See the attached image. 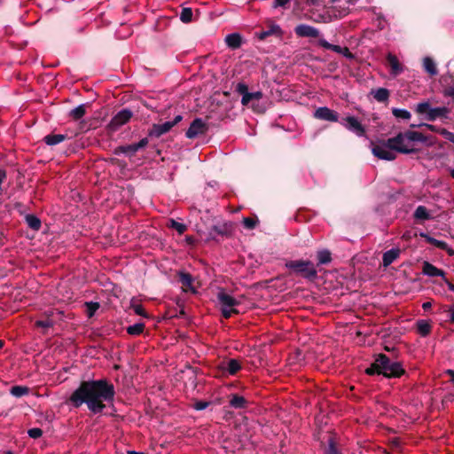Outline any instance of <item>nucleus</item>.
Listing matches in <instances>:
<instances>
[{
    "label": "nucleus",
    "instance_id": "dca6fc26",
    "mask_svg": "<svg viewBox=\"0 0 454 454\" xmlns=\"http://www.w3.org/2000/svg\"><path fill=\"white\" fill-rule=\"evenodd\" d=\"M148 145V139L146 137L142 138L138 143L122 145L118 147L117 152L122 153L127 155H133L139 149L145 147Z\"/></svg>",
    "mask_w": 454,
    "mask_h": 454
},
{
    "label": "nucleus",
    "instance_id": "c03bdc74",
    "mask_svg": "<svg viewBox=\"0 0 454 454\" xmlns=\"http://www.w3.org/2000/svg\"><path fill=\"white\" fill-rule=\"evenodd\" d=\"M27 434L33 439H37L42 436L43 431L38 427H33L27 431Z\"/></svg>",
    "mask_w": 454,
    "mask_h": 454
},
{
    "label": "nucleus",
    "instance_id": "473e14b6",
    "mask_svg": "<svg viewBox=\"0 0 454 454\" xmlns=\"http://www.w3.org/2000/svg\"><path fill=\"white\" fill-rule=\"evenodd\" d=\"M428 243L437 248L447 251L449 254H452V251L449 248L448 244L443 240H438L431 237V239H428Z\"/></svg>",
    "mask_w": 454,
    "mask_h": 454
},
{
    "label": "nucleus",
    "instance_id": "13d9d810",
    "mask_svg": "<svg viewBox=\"0 0 454 454\" xmlns=\"http://www.w3.org/2000/svg\"><path fill=\"white\" fill-rule=\"evenodd\" d=\"M411 236H412L411 231H408L403 234V239L408 240V239H411Z\"/></svg>",
    "mask_w": 454,
    "mask_h": 454
},
{
    "label": "nucleus",
    "instance_id": "338daca9",
    "mask_svg": "<svg viewBox=\"0 0 454 454\" xmlns=\"http://www.w3.org/2000/svg\"><path fill=\"white\" fill-rule=\"evenodd\" d=\"M450 176L454 179V168L450 169Z\"/></svg>",
    "mask_w": 454,
    "mask_h": 454
},
{
    "label": "nucleus",
    "instance_id": "69168bd1",
    "mask_svg": "<svg viewBox=\"0 0 454 454\" xmlns=\"http://www.w3.org/2000/svg\"><path fill=\"white\" fill-rule=\"evenodd\" d=\"M423 126H426L427 128L434 130V126L433 125H430V124H422Z\"/></svg>",
    "mask_w": 454,
    "mask_h": 454
},
{
    "label": "nucleus",
    "instance_id": "a19ab883",
    "mask_svg": "<svg viewBox=\"0 0 454 454\" xmlns=\"http://www.w3.org/2000/svg\"><path fill=\"white\" fill-rule=\"evenodd\" d=\"M85 305H86V309H87V310H86L87 316L89 317H93L94 314L96 313V311L99 308V304L98 302H93V301L86 302Z\"/></svg>",
    "mask_w": 454,
    "mask_h": 454
},
{
    "label": "nucleus",
    "instance_id": "72a5a7b5",
    "mask_svg": "<svg viewBox=\"0 0 454 454\" xmlns=\"http://www.w3.org/2000/svg\"><path fill=\"white\" fill-rule=\"evenodd\" d=\"M318 45L326 50H331L336 53L340 54L342 47L328 43L325 39L321 38L318 40Z\"/></svg>",
    "mask_w": 454,
    "mask_h": 454
},
{
    "label": "nucleus",
    "instance_id": "4c0bfd02",
    "mask_svg": "<svg viewBox=\"0 0 454 454\" xmlns=\"http://www.w3.org/2000/svg\"><path fill=\"white\" fill-rule=\"evenodd\" d=\"M393 115L397 119L409 120L411 119V113L406 109L400 108H393L392 109Z\"/></svg>",
    "mask_w": 454,
    "mask_h": 454
},
{
    "label": "nucleus",
    "instance_id": "c756f323",
    "mask_svg": "<svg viewBox=\"0 0 454 454\" xmlns=\"http://www.w3.org/2000/svg\"><path fill=\"white\" fill-rule=\"evenodd\" d=\"M86 114V107H85V105H79L78 106H76L75 108L72 109L69 113V116L75 120V121H78L80 119H82Z\"/></svg>",
    "mask_w": 454,
    "mask_h": 454
},
{
    "label": "nucleus",
    "instance_id": "0e129e2a",
    "mask_svg": "<svg viewBox=\"0 0 454 454\" xmlns=\"http://www.w3.org/2000/svg\"><path fill=\"white\" fill-rule=\"evenodd\" d=\"M128 454H144V453L143 452H137V451H135V450H129Z\"/></svg>",
    "mask_w": 454,
    "mask_h": 454
},
{
    "label": "nucleus",
    "instance_id": "7c9ffc66",
    "mask_svg": "<svg viewBox=\"0 0 454 454\" xmlns=\"http://www.w3.org/2000/svg\"><path fill=\"white\" fill-rule=\"evenodd\" d=\"M179 281L181 282L183 286L185 287L186 289H191V290L193 289L192 288L193 278L191 274L186 273V272H180L179 273Z\"/></svg>",
    "mask_w": 454,
    "mask_h": 454
},
{
    "label": "nucleus",
    "instance_id": "774afa93",
    "mask_svg": "<svg viewBox=\"0 0 454 454\" xmlns=\"http://www.w3.org/2000/svg\"><path fill=\"white\" fill-rule=\"evenodd\" d=\"M4 346V341L0 340V349L3 348Z\"/></svg>",
    "mask_w": 454,
    "mask_h": 454
},
{
    "label": "nucleus",
    "instance_id": "0eeeda50",
    "mask_svg": "<svg viewBox=\"0 0 454 454\" xmlns=\"http://www.w3.org/2000/svg\"><path fill=\"white\" fill-rule=\"evenodd\" d=\"M340 123L348 131L354 133L359 137L366 136L365 127L361 123L358 118L355 116H346L340 121Z\"/></svg>",
    "mask_w": 454,
    "mask_h": 454
},
{
    "label": "nucleus",
    "instance_id": "b1692460",
    "mask_svg": "<svg viewBox=\"0 0 454 454\" xmlns=\"http://www.w3.org/2000/svg\"><path fill=\"white\" fill-rule=\"evenodd\" d=\"M231 232V225L230 223H224L222 225H215L211 230V235L213 233L221 235V236H228Z\"/></svg>",
    "mask_w": 454,
    "mask_h": 454
},
{
    "label": "nucleus",
    "instance_id": "423d86ee",
    "mask_svg": "<svg viewBox=\"0 0 454 454\" xmlns=\"http://www.w3.org/2000/svg\"><path fill=\"white\" fill-rule=\"evenodd\" d=\"M372 153L374 156L380 160H393L396 158V153L388 144V139L386 141H380L377 144L371 143Z\"/></svg>",
    "mask_w": 454,
    "mask_h": 454
},
{
    "label": "nucleus",
    "instance_id": "49530a36",
    "mask_svg": "<svg viewBox=\"0 0 454 454\" xmlns=\"http://www.w3.org/2000/svg\"><path fill=\"white\" fill-rule=\"evenodd\" d=\"M35 325L41 328H50L53 325V322L51 319L37 320Z\"/></svg>",
    "mask_w": 454,
    "mask_h": 454
},
{
    "label": "nucleus",
    "instance_id": "f03ea898",
    "mask_svg": "<svg viewBox=\"0 0 454 454\" xmlns=\"http://www.w3.org/2000/svg\"><path fill=\"white\" fill-rule=\"evenodd\" d=\"M365 372L368 375H383L390 379L400 378L405 373V370L400 362L392 361L387 356L379 354Z\"/></svg>",
    "mask_w": 454,
    "mask_h": 454
},
{
    "label": "nucleus",
    "instance_id": "6e6552de",
    "mask_svg": "<svg viewBox=\"0 0 454 454\" xmlns=\"http://www.w3.org/2000/svg\"><path fill=\"white\" fill-rule=\"evenodd\" d=\"M235 91L239 95H242L241 104L243 106H248L252 101H260L263 94L262 91L249 92L248 87L244 82H239L236 85Z\"/></svg>",
    "mask_w": 454,
    "mask_h": 454
},
{
    "label": "nucleus",
    "instance_id": "8fccbe9b",
    "mask_svg": "<svg viewBox=\"0 0 454 454\" xmlns=\"http://www.w3.org/2000/svg\"><path fill=\"white\" fill-rule=\"evenodd\" d=\"M340 54L348 59H352L354 58V55L350 52L348 47H342Z\"/></svg>",
    "mask_w": 454,
    "mask_h": 454
},
{
    "label": "nucleus",
    "instance_id": "4d7b16f0",
    "mask_svg": "<svg viewBox=\"0 0 454 454\" xmlns=\"http://www.w3.org/2000/svg\"><path fill=\"white\" fill-rule=\"evenodd\" d=\"M273 29H274V28H272V29H270V30H268V31H264V32H262V33L261 34V36H260V37H261L262 39H263V38H265V37H267V36L270 35L272 34V32H273Z\"/></svg>",
    "mask_w": 454,
    "mask_h": 454
},
{
    "label": "nucleus",
    "instance_id": "5fc2aeb1",
    "mask_svg": "<svg viewBox=\"0 0 454 454\" xmlns=\"http://www.w3.org/2000/svg\"><path fill=\"white\" fill-rule=\"evenodd\" d=\"M450 319L452 323H454V305L450 307L449 310Z\"/></svg>",
    "mask_w": 454,
    "mask_h": 454
},
{
    "label": "nucleus",
    "instance_id": "a211bd4d",
    "mask_svg": "<svg viewBox=\"0 0 454 454\" xmlns=\"http://www.w3.org/2000/svg\"><path fill=\"white\" fill-rule=\"evenodd\" d=\"M399 248H391L386 251L382 256V264L384 267L389 266L393 263L400 255Z\"/></svg>",
    "mask_w": 454,
    "mask_h": 454
},
{
    "label": "nucleus",
    "instance_id": "de8ad7c7",
    "mask_svg": "<svg viewBox=\"0 0 454 454\" xmlns=\"http://www.w3.org/2000/svg\"><path fill=\"white\" fill-rule=\"evenodd\" d=\"M6 177H7L6 171L4 169H3V168H0V195H3V193H4V190L2 188V184L6 180Z\"/></svg>",
    "mask_w": 454,
    "mask_h": 454
},
{
    "label": "nucleus",
    "instance_id": "1a4fd4ad",
    "mask_svg": "<svg viewBox=\"0 0 454 454\" xmlns=\"http://www.w3.org/2000/svg\"><path fill=\"white\" fill-rule=\"evenodd\" d=\"M358 0H330L333 4V12L335 18L340 19L348 15L351 10V7Z\"/></svg>",
    "mask_w": 454,
    "mask_h": 454
},
{
    "label": "nucleus",
    "instance_id": "79ce46f5",
    "mask_svg": "<svg viewBox=\"0 0 454 454\" xmlns=\"http://www.w3.org/2000/svg\"><path fill=\"white\" fill-rule=\"evenodd\" d=\"M131 308L133 309L134 312L138 315L146 317L147 315L141 304L135 303L132 300L131 301Z\"/></svg>",
    "mask_w": 454,
    "mask_h": 454
},
{
    "label": "nucleus",
    "instance_id": "ddd939ff",
    "mask_svg": "<svg viewBox=\"0 0 454 454\" xmlns=\"http://www.w3.org/2000/svg\"><path fill=\"white\" fill-rule=\"evenodd\" d=\"M314 117L318 120L337 122L339 121V114L327 106H321L314 112Z\"/></svg>",
    "mask_w": 454,
    "mask_h": 454
},
{
    "label": "nucleus",
    "instance_id": "f8f14e48",
    "mask_svg": "<svg viewBox=\"0 0 454 454\" xmlns=\"http://www.w3.org/2000/svg\"><path fill=\"white\" fill-rule=\"evenodd\" d=\"M207 131V125L201 118H196L192 121L185 132L186 137L192 139L200 135H204Z\"/></svg>",
    "mask_w": 454,
    "mask_h": 454
},
{
    "label": "nucleus",
    "instance_id": "864d4df0",
    "mask_svg": "<svg viewBox=\"0 0 454 454\" xmlns=\"http://www.w3.org/2000/svg\"><path fill=\"white\" fill-rule=\"evenodd\" d=\"M288 2L289 0H274L273 6L275 8L279 6H285Z\"/></svg>",
    "mask_w": 454,
    "mask_h": 454
},
{
    "label": "nucleus",
    "instance_id": "f704fd0d",
    "mask_svg": "<svg viewBox=\"0 0 454 454\" xmlns=\"http://www.w3.org/2000/svg\"><path fill=\"white\" fill-rule=\"evenodd\" d=\"M10 393L15 397H21L29 393V388L25 386H13L11 388Z\"/></svg>",
    "mask_w": 454,
    "mask_h": 454
},
{
    "label": "nucleus",
    "instance_id": "4468645a",
    "mask_svg": "<svg viewBox=\"0 0 454 454\" xmlns=\"http://www.w3.org/2000/svg\"><path fill=\"white\" fill-rule=\"evenodd\" d=\"M220 369L224 375L234 376L242 369V364L239 360L231 358L221 363Z\"/></svg>",
    "mask_w": 454,
    "mask_h": 454
},
{
    "label": "nucleus",
    "instance_id": "3c124183",
    "mask_svg": "<svg viewBox=\"0 0 454 454\" xmlns=\"http://www.w3.org/2000/svg\"><path fill=\"white\" fill-rule=\"evenodd\" d=\"M251 106L254 112H257V113L265 112V107L262 106H260L259 104H252Z\"/></svg>",
    "mask_w": 454,
    "mask_h": 454
},
{
    "label": "nucleus",
    "instance_id": "aec40b11",
    "mask_svg": "<svg viewBox=\"0 0 454 454\" xmlns=\"http://www.w3.org/2000/svg\"><path fill=\"white\" fill-rule=\"evenodd\" d=\"M413 216L419 221H427L433 219L429 210L425 206H419L414 211Z\"/></svg>",
    "mask_w": 454,
    "mask_h": 454
},
{
    "label": "nucleus",
    "instance_id": "e2e57ef3",
    "mask_svg": "<svg viewBox=\"0 0 454 454\" xmlns=\"http://www.w3.org/2000/svg\"><path fill=\"white\" fill-rule=\"evenodd\" d=\"M448 374H450V377H451L450 381H451V383L454 385V371H452V370H449V371H448Z\"/></svg>",
    "mask_w": 454,
    "mask_h": 454
},
{
    "label": "nucleus",
    "instance_id": "6e6d98bb",
    "mask_svg": "<svg viewBox=\"0 0 454 454\" xmlns=\"http://www.w3.org/2000/svg\"><path fill=\"white\" fill-rule=\"evenodd\" d=\"M431 307H432V302H431V301H426V302H424V303L422 304V309H423L424 310H428V309H431Z\"/></svg>",
    "mask_w": 454,
    "mask_h": 454
},
{
    "label": "nucleus",
    "instance_id": "9d476101",
    "mask_svg": "<svg viewBox=\"0 0 454 454\" xmlns=\"http://www.w3.org/2000/svg\"><path fill=\"white\" fill-rule=\"evenodd\" d=\"M182 115H176L173 121H165L164 123L154 124L149 132L151 137H159L168 132L176 124L182 121Z\"/></svg>",
    "mask_w": 454,
    "mask_h": 454
},
{
    "label": "nucleus",
    "instance_id": "a878e982",
    "mask_svg": "<svg viewBox=\"0 0 454 454\" xmlns=\"http://www.w3.org/2000/svg\"><path fill=\"white\" fill-rule=\"evenodd\" d=\"M423 67L427 73H428L431 76L437 74V68L434 61L430 57H426L423 59Z\"/></svg>",
    "mask_w": 454,
    "mask_h": 454
},
{
    "label": "nucleus",
    "instance_id": "20e7f679",
    "mask_svg": "<svg viewBox=\"0 0 454 454\" xmlns=\"http://www.w3.org/2000/svg\"><path fill=\"white\" fill-rule=\"evenodd\" d=\"M286 267L296 274H301L307 279H314L317 276V270L310 261L294 260L286 262Z\"/></svg>",
    "mask_w": 454,
    "mask_h": 454
},
{
    "label": "nucleus",
    "instance_id": "c85d7f7f",
    "mask_svg": "<svg viewBox=\"0 0 454 454\" xmlns=\"http://www.w3.org/2000/svg\"><path fill=\"white\" fill-rule=\"evenodd\" d=\"M447 114V109L445 107H434L430 108L429 114L427 116L428 121H434L439 117L445 116Z\"/></svg>",
    "mask_w": 454,
    "mask_h": 454
},
{
    "label": "nucleus",
    "instance_id": "a18cd8bd",
    "mask_svg": "<svg viewBox=\"0 0 454 454\" xmlns=\"http://www.w3.org/2000/svg\"><path fill=\"white\" fill-rule=\"evenodd\" d=\"M326 454H340L336 446H335V442L333 441V439H329L328 441V447H327V450H326Z\"/></svg>",
    "mask_w": 454,
    "mask_h": 454
},
{
    "label": "nucleus",
    "instance_id": "39448f33",
    "mask_svg": "<svg viewBox=\"0 0 454 454\" xmlns=\"http://www.w3.org/2000/svg\"><path fill=\"white\" fill-rule=\"evenodd\" d=\"M217 301L220 305L222 315L224 318H230L232 314L238 313L235 309L240 301L223 290L217 294Z\"/></svg>",
    "mask_w": 454,
    "mask_h": 454
},
{
    "label": "nucleus",
    "instance_id": "37998d69",
    "mask_svg": "<svg viewBox=\"0 0 454 454\" xmlns=\"http://www.w3.org/2000/svg\"><path fill=\"white\" fill-rule=\"evenodd\" d=\"M243 224L247 229L253 230L257 224V220H254L251 217H245L243 219Z\"/></svg>",
    "mask_w": 454,
    "mask_h": 454
},
{
    "label": "nucleus",
    "instance_id": "2eb2a0df",
    "mask_svg": "<svg viewBox=\"0 0 454 454\" xmlns=\"http://www.w3.org/2000/svg\"><path fill=\"white\" fill-rule=\"evenodd\" d=\"M295 34L301 37H311L316 38L319 36V31L316 27L307 25V24H300L295 29Z\"/></svg>",
    "mask_w": 454,
    "mask_h": 454
},
{
    "label": "nucleus",
    "instance_id": "603ef678",
    "mask_svg": "<svg viewBox=\"0 0 454 454\" xmlns=\"http://www.w3.org/2000/svg\"><path fill=\"white\" fill-rule=\"evenodd\" d=\"M441 133L443 134L445 137L450 141H454V133L447 131L445 129H442Z\"/></svg>",
    "mask_w": 454,
    "mask_h": 454
},
{
    "label": "nucleus",
    "instance_id": "ea45409f",
    "mask_svg": "<svg viewBox=\"0 0 454 454\" xmlns=\"http://www.w3.org/2000/svg\"><path fill=\"white\" fill-rule=\"evenodd\" d=\"M430 108H431V106H430L429 103H427V102H421V103H419L416 106L415 110H416V112L419 114H425L426 118L427 119Z\"/></svg>",
    "mask_w": 454,
    "mask_h": 454
},
{
    "label": "nucleus",
    "instance_id": "412c9836",
    "mask_svg": "<svg viewBox=\"0 0 454 454\" xmlns=\"http://www.w3.org/2000/svg\"><path fill=\"white\" fill-rule=\"evenodd\" d=\"M67 138V135L63 134H50L44 137L43 141L48 145H56L58 144H60L64 140Z\"/></svg>",
    "mask_w": 454,
    "mask_h": 454
},
{
    "label": "nucleus",
    "instance_id": "c9c22d12",
    "mask_svg": "<svg viewBox=\"0 0 454 454\" xmlns=\"http://www.w3.org/2000/svg\"><path fill=\"white\" fill-rule=\"evenodd\" d=\"M145 324L144 323H137L127 327V333L130 335H139L144 332Z\"/></svg>",
    "mask_w": 454,
    "mask_h": 454
},
{
    "label": "nucleus",
    "instance_id": "2f4dec72",
    "mask_svg": "<svg viewBox=\"0 0 454 454\" xmlns=\"http://www.w3.org/2000/svg\"><path fill=\"white\" fill-rule=\"evenodd\" d=\"M26 223L34 231H38L41 228V220L34 215H26Z\"/></svg>",
    "mask_w": 454,
    "mask_h": 454
},
{
    "label": "nucleus",
    "instance_id": "5701e85b",
    "mask_svg": "<svg viewBox=\"0 0 454 454\" xmlns=\"http://www.w3.org/2000/svg\"><path fill=\"white\" fill-rule=\"evenodd\" d=\"M371 94L378 102H386L389 98V91L385 88L372 90Z\"/></svg>",
    "mask_w": 454,
    "mask_h": 454
},
{
    "label": "nucleus",
    "instance_id": "4be33fe9",
    "mask_svg": "<svg viewBox=\"0 0 454 454\" xmlns=\"http://www.w3.org/2000/svg\"><path fill=\"white\" fill-rule=\"evenodd\" d=\"M247 404V401L245 397L239 395H231L230 399V405L234 409H243L246 408Z\"/></svg>",
    "mask_w": 454,
    "mask_h": 454
},
{
    "label": "nucleus",
    "instance_id": "09e8293b",
    "mask_svg": "<svg viewBox=\"0 0 454 454\" xmlns=\"http://www.w3.org/2000/svg\"><path fill=\"white\" fill-rule=\"evenodd\" d=\"M207 406H208V403L203 402V401L196 402L193 405L194 409L197 411H202V410L206 409Z\"/></svg>",
    "mask_w": 454,
    "mask_h": 454
},
{
    "label": "nucleus",
    "instance_id": "7ed1b4c3",
    "mask_svg": "<svg viewBox=\"0 0 454 454\" xmlns=\"http://www.w3.org/2000/svg\"><path fill=\"white\" fill-rule=\"evenodd\" d=\"M426 142L427 137L422 133L412 130L400 132L396 136L388 138V144L391 145L395 153L405 154L416 152L418 144Z\"/></svg>",
    "mask_w": 454,
    "mask_h": 454
},
{
    "label": "nucleus",
    "instance_id": "bf43d9fd",
    "mask_svg": "<svg viewBox=\"0 0 454 454\" xmlns=\"http://www.w3.org/2000/svg\"><path fill=\"white\" fill-rule=\"evenodd\" d=\"M444 281H445V283H446V285H447L448 288H449L450 291L454 292V285H453L452 283H450V282L448 279H446V278H444Z\"/></svg>",
    "mask_w": 454,
    "mask_h": 454
},
{
    "label": "nucleus",
    "instance_id": "9b49d317",
    "mask_svg": "<svg viewBox=\"0 0 454 454\" xmlns=\"http://www.w3.org/2000/svg\"><path fill=\"white\" fill-rule=\"evenodd\" d=\"M132 117V112L129 109H122L118 112L108 124L112 131L117 130L120 127L129 121Z\"/></svg>",
    "mask_w": 454,
    "mask_h": 454
},
{
    "label": "nucleus",
    "instance_id": "f3484780",
    "mask_svg": "<svg viewBox=\"0 0 454 454\" xmlns=\"http://www.w3.org/2000/svg\"><path fill=\"white\" fill-rule=\"evenodd\" d=\"M422 273L428 277H442L444 278V271L436 268L434 265L428 262H424L422 265Z\"/></svg>",
    "mask_w": 454,
    "mask_h": 454
},
{
    "label": "nucleus",
    "instance_id": "58836bf2",
    "mask_svg": "<svg viewBox=\"0 0 454 454\" xmlns=\"http://www.w3.org/2000/svg\"><path fill=\"white\" fill-rule=\"evenodd\" d=\"M168 227L175 229L179 234H183L186 230L187 226L182 223H179L174 219L168 221Z\"/></svg>",
    "mask_w": 454,
    "mask_h": 454
},
{
    "label": "nucleus",
    "instance_id": "e433bc0d",
    "mask_svg": "<svg viewBox=\"0 0 454 454\" xmlns=\"http://www.w3.org/2000/svg\"><path fill=\"white\" fill-rule=\"evenodd\" d=\"M192 10L190 7H184L180 12V20L184 23H189L192 19Z\"/></svg>",
    "mask_w": 454,
    "mask_h": 454
},
{
    "label": "nucleus",
    "instance_id": "393cba45",
    "mask_svg": "<svg viewBox=\"0 0 454 454\" xmlns=\"http://www.w3.org/2000/svg\"><path fill=\"white\" fill-rule=\"evenodd\" d=\"M225 42L229 47L237 49L241 45V36L236 33L230 34L226 36Z\"/></svg>",
    "mask_w": 454,
    "mask_h": 454
},
{
    "label": "nucleus",
    "instance_id": "bb28decb",
    "mask_svg": "<svg viewBox=\"0 0 454 454\" xmlns=\"http://www.w3.org/2000/svg\"><path fill=\"white\" fill-rule=\"evenodd\" d=\"M318 264H328L332 261V254L328 249H321L317 253Z\"/></svg>",
    "mask_w": 454,
    "mask_h": 454
},
{
    "label": "nucleus",
    "instance_id": "6ab92c4d",
    "mask_svg": "<svg viewBox=\"0 0 454 454\" xmlns=\"http://www.w3.org/2000/svg\"><path fill=\"white\" fill-rule=\"evenodd\" d=\"M387 59L390 66L391 74L393 75H397L403 72V67L399 63L398 59L395 55L389 53L387 57Z\"/></svg>",
    "mask_w": 454,
    "mask_h": 454
},
{
    "label": "nucleus",
    "instance_id": "f257e3e1",
    "mask_svg": "<svg viewBox=\"0 0 454 454\" xmlns=\"http://www.w3.org/2000/svg\"><path fill=\"white\" fill-rule=\"evenodd\" d=\"M115 391L113 384L106 380L83 381L70 395L68 402L75 408L86 403L94 414L102 412L104 402H112Z\"/></svg>",
    "mask_w": 454,
    "mask_h": 454
},
{
    "label": "nucleus",
    "instance_id": "680f3d73",
    "mask_svg": "<svg viewBox=\"0 0 454 454\" xmlns=\"http://www.w3.org/2000/svg\"><path fill=\"white\" fill-rule=\"evenodd\" d=\"M419 236L424 238L426 239V241L428 243V239H431V236H429L427 233L426 232H420L419 233Z\"/></svg>",
    "mask_w": 454,
    "mask_h": 454
},
{
    "label": "nucleus",
    "instance_id": "cd10ccee",
    "mask_svg": "<svg viewBox=\"0 0 454 454\" xmlns=\"http://www.w3.org/2000/svg\"><path fill=\"white\" fill-rule=\"evenodd\" d=\"M417 330L421 336L425 337L430 333L431 325L427 320H419L417 322Z\"/></svg>",
    "mask_w": 454,
    "mask_h": 454
},
{
    "label": "nucleus",
    "instance_id": "052dcab7",
    "mask_svg": "<svg viewBox=\"0 0 454 454\" xmlns=\"http://www.w3.org/2000/svg\"><path fill=\"white\" fill-rule=\"evenodd\" d=\"M185 241L187 242V244L189 245H192L193 242H194V239L191 236H186L185 237Z\"/></svg>",
    "mask_w": 454,
    "mask_h": 454
}]
</instances>
